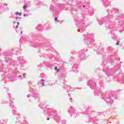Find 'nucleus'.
<instances>
[{
    "label": "nucleus",
    "mask_w": 124,
    "mask_h": 124,
    "mask_svg": "<svg viewBox=\"0 0 124 124\" xmlns=\"http://www.w3.org/2000/svg\"><path fill=\"white\" fill-rule=\"evenodd\" d=\"M124 30H122L120 31V32H122V31H124Z\"/></svg>",
    "instance_id": "obj_49"
},
{
    "label": "nucleus",
    "mask_w": 124,
    "mask_h": 124,
    "mask_svg": "<svg viewBox=\"0 0 124 124\" xmlns=\"http://www.w3.org/2000/svg\"><path fill=\"white\" fill-rule=\"evenodd\" d=\"M47 121H49V120H50V118H48L47 119Z\"/></svg>",
    "instance_id": "obj_52"
},
{
    "label": "nucleus",
    "mask_w": 124,
    "mask_h": 124,
    "mask_svg": "<svg viewBox=\"0 0 124 124\" xmlns=\"http://www.w3.org/2000/svg\"><path fill=\"white\" fill-rule=\"evenodd\" d=\"M119 43H120V41H117V42H116V45H119Z\"/></svg>",
    "instance_id": "obj_39"
},
{
    "label": "nucleus",
    "mask_w": 124,
    "mask_h": 124,
    "mask_svg": "<svg viewBox=\"0 0 124 124\" xmlns=\"http://www.w3.org/2000/svg\"><path fill=\"white\" fill-rule=\"evenodd\" d=\"M64 88L66 89V90H67V91L71 89V87H70V86H67V85H64Z\"/></svg>",
    "instance_id": "obj_30"
},
{
    "label": "nucleus",
    "mask_w": 124,
    "mask_h": 124,
    "mask_svg": "<svg viewBox=\"0 0 124 124\" xmlns=\"http://www.w3.org/2000/svg\"><path fill=\"white\" fill-rule=\"evenodd\" d=\"M37 30H38L40 31H43V27L41 24H39L37 27Z\"/></svg>",
    "instance_id": "obj_19"
},
{
    "label": "nucleus",
    "mask_w": 124,
    "mask_h": 124,
    "mask_svg": "<svg viewBox=\"0 0 124 124\" xmlns=\"http://www.w3.org/2000/svg\"><path fill=\"white\" fill-rule=\"evenodd\" d=\"M103 1L104 6H105V7H107L108 5H110V2L109 1V0H103Z\"/></svg>",
    "instance_id": "obj_14"
},
{
    "label": "nucleus",
    "mask_w": 124,
    "mask_h": 124,
    "mask_svg": "<svg viewBox=\"0 0 124 124\" xmlns=\"http://www.w3.org/2000/svg\"><path fill=\"white\" fill-rule=\"evenodd\" d=\"M3 78H2L1 81H3Z\"/></svg>",
    "instance_id": "obj_56"
},
{
    "label": "nucleus",
    "mask_w": 124,
    "mask_h": 124,
    "mask_svg": "<svg viewBox=\"0 0 124 124\" xmlns=\"http://www.w3.org/2000/svg\"><path fill=\"white\" fill-rule=\"evenodd\" d=\"M44 113V114H48L49 117H51V118H53L55 120V121H56V122H57L58 124H66V120H60V116H59L57 114V111L53 108H46L45 109Z\"/></svg>",
    "instance_id": "obj_1"
},
{
    "label": "nucleus",
    "mask_w": 124,
    "mask_h": 124,
    "mask_svg": "<svg viewBox=\"0 0 124 124\" xmlns=\"http://www.w3.org/2000/svg\"><path fill=\"white\" fill-rule=\"evenodd\" d=\"M105 21V19H101L99 20V25H102L103 22Z\"/></svg>",
    "instance_id": "obj_22"
},
{
    "label": "nucleus",
    "mask_w": 124,
    "mask_h": 124,
    "mask_svg": "<svg viewBox=\"0 0 124 124\" xmlns=\"http://www.w3.org/2000/svg\"><path fill=\"white\" fill-rule=\"evenodd\" d=\"M124 79L120 81V84H124Z\"/></svg>",
    "instance_id": "obj_35"
},
{
    "label": "nucleus",
    "mask_w": 124,
    "mask_h": 124,
    "mask_svg": "<svg viewBox=\"0 0 124 124\" xmlns=\"http://www.w3.org/2000/svg\"><path fill=\"white\" fill-rule=\"evenodd\" d=\"M31 97V94H28L27 96V97Z\"/></svg>",
    "instance_id": "obj_46"
},
{
    "label": "nucleus",
    "mask_w": 124,
    "mask_h": 124,
    "mask_svg": "<svg viewBox=\"0 0 124 124\" xmlns=\"http://www.w3.org/2000/svg\"><path fill=\"white\" fill-rule=\"evenodd\" d=\"M68 95H69V94H68Z\"/></svg>",
    "instance_id": "obj_63"
},
{
    "label": "nucleus",
    "mask_w": 124,
    "mask_h": 124,
    "mask_svg": "<svg viewBox=\"0 0 124 124\" xmlns=\"http://www.w3.org/2000/svg\"><path fill=\"white\" fill-rule=\"evenodd\" d=\"M94 93H97V90H95V91H94Z\"/></svg>",
    "instance_id": "obj_50"
},
{
    "label": "nucleus",
    "mask_w": 124,
    "mask_h": 124,
    "mask_svg": "<svg viewBox=\"0 0 124 124\" xmlns=\"http://www.w3.org/2000/svg\"><path fill=\"white\" fill-rule=\"evenodd\" d=\"M75 20L77 22L76 25L77 27L78 28V31L80 32V31H84L86 30V28H87V26L85 25V23L84 21L81 20L80 19H77L76 17H75Z\"/></svg>",
    "instance_id": "obj_4"
},
{
    "label": "nucleus",
    "mask_w": 124,
    "mask_h": 124,
    "mask_svg": "<svg viewBox=\"0 0 124 124\" xmlns=\"http://www.w3.org/2000/svg\"><path fill=\"white\" fill-rule=\"evenodd\" d=\"M72 54H77V52L74 51V52H72Z\"/></svg>",
    "instance_id": "obj_40"
},
{
    "label": "nucleus",
    "mask_w": 124,
    "mask_h": 124,
    "mask_svg": "<svg viewBox=\"0 0 124 124\" xmlns=\"http://www.w3.org/2000/svg\"><path fill=\"white\" fill-rule=\"evenodd\" d=\"M7 91H8V88L7 89Z\"/></svg>",
    "instance_id": "obj_59"
},
{
    "label": "nucleus",
    "mask_w": 124,
    "mask_h": 124,
    "mask_svg": "<svg viewBox=\"0 0 124 124\" xmlns=\"http://www.w3.org/2000/svg\"><path fill=\"white\" fill-rule=\"evenodd\" d=\"M75 118H76V115H75Z\"/></svg>",
    "instance_id": "obj_60"
},
{
    "label": "nucleus",
    "mask_w": 124,
    "mask_h": 124,
    "mask_svg": "<svg viewBox=\"0 0 124 124\" xmlns=\"http://www.w3.org/2000/svg\"><path fill=\"white\" fill-rule=\"evenodd\" d=\"M5 5L6 6H7V4H5Z\"/></svg>",
    "instance_id": "obj_54"
},
{
    "label": "nucleus",
    "mask_w": 124,
    "mask_h": 124,
    "mask_svg": "<svg viewBox=\"0 0 124 124\" xmlns=\"http://www.w3.org/2000/svg\"><path fill=\"white\" fill-rule=\"evenodd\" d=\"M29 86L30 87V91L31 92L32 96L31 99H37V101H39V94L38 93L34 92V90H33L32 88H31V87H32V84H31V82L29 83Z\"/></svg>",
    "instance_id": "obj_5"
},
{
    "label": "nucleus",
    "mask_w": 124,
    "mask_h": 124,
    "mask_svg": "<svg viewBox=\"0 0 124 124\" xmlns=\"http://www.w3.org/2000/svg\"><path fill=\"white\" fill-rule=\"evenodd\" d=\"M6 62H7V64H8V65H14V62L11 61V59H9V60H7Z\"/></svg>",
    "instance_id": "obj_17"
},
{
    "label": "nucleus",
    "mask_w": 124,
    "mask_h": 124,
    "mask_svg": "<svg viewBox=\"0 0 124 124\" xmlns=\"http://www.w3.org/2000/svg\"><path fill=\"white\" fill-rule=\"evenodd\" d=\"M88 85L89 86L92 90H96V84L94 81H93V80H90L88 81Z\"/></svg>",
    "instance_id": "obj_9"
},
{
    "label": "nucleus",
    "mask_w": 124,
    "mask_h": 124,
    "mask_svg": "<svg viewBox=\"0 0 124 124\" xmlns=\"http://www.w3.org/2000/svg\"><path fill=\"white\" fill-rule=\"evenodd\" d=\"M30 101L31 102V100H30Z\"/></svg>",
    "instance_id": "obj_62"
},
{
    "label": "nucleus",
    "mask_w": 124,
    "mask_h": 124,
    "mask_svg": "<svg viewBox=\"0 0 124 124\" xmlns=\"http://www.w3.org/2000/svg\"><path fill=\"white\" fill-rule=\"evenodd\" d=\"M96 51V52H103L104 51V47L102 46L99 47V49H94Z\"/></svg>",
    "instance_id": "obj_16"
},
{
    "label": "nucleus",
    "mask_w": 124,
    "mask_h": 124,
    "mask_svg": "<svg viewBox=\"0 0 124 124\" xmlns=\"http://www.w3.org/2000/svg\"><path fill=\"white\" fill-rule=\"evenodd\" d=\"M55 14H56V15H59V12H56Z\"/></svg>",
    "instance_id": "obj_42"
},
{
    "label": "nucleus",
    "mask_w": 124,
    "mask_h": 124,
    "mask_svg": "<svg viewBox=\"0 0 124 124\" xmlns=\"http://www.w3.org/2000/svg\"><path fill=\"white\" fill-rule=\"evenodd\" d=\"M86 123H90V121L89 120H86Z\"/></svg>",
    "instance_id": "obj_48"
},
{
    "label": "nucleus",
    "mask_w": 124,
    "mask_h": 124,
    "mask_svg": "<svg viewBox=\"0 0 124 124\" xmlns=\"http://www.w3.org/2000/svg\"><path fill=\"white\" fill-rule=\"evenodd\" d=\"M77 67H78V64H74L73 66V70L74 72H75L76 73H77V72H78V70L75 69V68H76Z\"/></svg>",
    "instance_id": "obj_18"
},
{
    "label": "nucleus",
    "mask_w": 124,
    "mask_h": 124,
    "mask_svg": "<svg viewBox=\"0 0 124 124\" xmlns=\"http://www.w3.org/2000/svg\"><path fill=\"white\" fill-rule=\"evenodd\" d=\"M68 112L71 116H72V114H74V115H75V114H77V115H79V113H77V111H76V110L74 109V108L72 107H70L68 109Z\"/></svg>",
    "instance_id": "obj_11"
},
{
    "label": "nucleus",
    "mask_w": 124,
    "mask_h": 124,
    "mask_svg": "<svg viewBox=\"0 0 124 124\" xmlns=\"http://www.w3.org/2000/svg\"><path fill=\"white\" fill-rule=\"evenodd\" d=\"M59 8H60V9H62V7H61V6H60V7H59Z\"/></svg>",
    "instance_id": "obj_53"
},
{
    "label": "nucleus",
    "mask_w": 124,
    "mask_h": 124,
    "mask_svg": "<svg viewBox=\"0 0 124 124\" xmlns=\"http://www.w3.org/2000/svg\"><path fill=\"white\" fill-rule=\"evenodd\" d=\"M83 7H85V6L83 5Z\"/></svg>",
    "instance_id": "obj_57"
},
{
    "label": "nucleus",
    "mask_w": 124,
    "mask_h": 124,
    "mask_svg": "<svg viewBox=\"0 0 124 124\" xmlns=\"http://www.w3.org/2000/svg\"><path fill=\"white\" fill-rule=\"evenodd\" d=\"M18 61L21 62V63H25L26 61L24 60V58L23 57H20L18 58Z\"/></svg>",
    "instance_id": "obj_20"
},
{
    "label": "nucleus",
    "mask_w": 124,
    "mask_h": 124,
    "mask_svg": "<svg viewBox=\"0 0 124 124\" xmlns=\"http://www.w3.org/2000/svg\"><path fill=\"white\" fill-rule=\"evenodd\" d=\"M84 41L88 45H90L91 42H93L94 41V35L93 34H89L88 33L86 37H85Z\"/></svg>",
    "instance_id": "obj_6"
},
{
    "label": "nucleus",
    "mask_w": 124,
    "mask_h": 124,
    "mask_svg": "<svg viewBox=\"0 0 124 124\" xmlns=\"http://www.w3.org/2000/svg\"><path fill=\"white\" fill-rule=\"evenodd\" d=\"M7 123V120H2L0 121V124H5Z\"/></svg>",
    "instance_id": "obj_25"
},
{
    "label": "nucleus",
    "mask_w": 124,
    "mask_h": 124,
    "mask_svg": "<svg viewBox=\"0 0 124 124\" xmlns=\"http://www.w3.org/2000/svg\"><path fill=\"white\" fill-rule=\"evenodd\" d=\"M18 26H19V22H14L13 24V27L15 29H18Z\"/></svg>",
    "instance_id": "obj_21"
},
{
    "label": "nucleus",
    "mask_w": 124,
    "mask_h": 124,
    "mask_svg": "<svg viewBox=\"0 0 124 124\" xmlns=\"http://www.w3.org/2000/svg\"><path fill=\"white\" fill-rule=\"evenodd\" d=\"M26 74H23V76L22 75H19L18 76V78H20V79H24V78H26Z\"/></svg>",
    "instance_id": "obj_24"
},
{
    "label": "nucleus",
    "mask_w": 124,
    "mask_h": 124,
    "mask_svg": "<svg viewBox=\"0 0 124 124\" xmlns=\"http://www.w3.org/2000/svg\"><path fill=\"white\" fill-rule=\"evenodd\" d=\"M71 100H72V98H70V101H71V102H72V101H71Z\"/></svg>",
    "instance_id": "obj_44"
},
{
    "label": "nucleus",
    "mask_w": 124,
    "mask_h": 124,
    "mask_svg": "<svg viewBox=\"0 0 124 124\" xmlns=\"http://www.w3.org/2000/svg\"><path fill=\"white\" fill-rule=\"evenodd\" d=\"M55 21H56V22H60V21H59V20H58V17H55Z\"/></svg>",
    "instance_id": "obj_33"
},
{
    "label": "nucleus",
    "mask_w": 124,
    "mask_h": 124,
    "mask_svg": "<svg viewBox=\"0 0 124 124\" xmlns=\"http://www.w3.org/2000/svg\"><path fill=\"white\" fill-rule=\"evenodd\" d=\"M28 7V6H27V5H24L23 8V9H26V8H27V7Z\"/></svg>",
    "instance_id": "obj_32"
},
{
    "label": "nucleus",
    "mask_w": 124,
    "mask_h": 124,
    "mask_svg": "<svg viewBox=\"0 0 124 124\" xmlns=\"http://www.w3.org/2000/svg\"><path fill=\"white\" fill-rule=\"evenodd\" d=\"M96 121H98V119H96V118H94V120L93 121V123H95V122H96Z\"/></svg>",
    "instance_id": "obj_34"
},
{
    "label": "nucleus",
    "mask_w": 124,
    "mask_h": 124,
    "mask_svg": "<svg viewBox=\"0 0 124 124\" xmlns=\"http://www.w3.org/2000/svg\"><path fill=\"white\" fill-rule=\"evenodd\" d=\"M21 33H23V31H21Z\"/></svg>",
    "instance_id": "obj_55"
},
{
    "label": "nucleus",
    "mask_w": 124,
    "mask_h": 124,
    "mask_svg": "<svg viewBox=\"0 0 124 124\" xmlns=\"http://www.w3.org/2000/svg\"><path fill=\"white\" fill-rule=\"evenodd\" d=\"M83 52H87V49H84Z\"/></svg>",
    "instance_id": "obj_47"
},
{
    "label": "nucleus",
    "mask_w": 124,
    "mask_h": 124,
    "mask_svg": "<svg viewBox=\"0 0 124 124\" xmlns=\"http://www.w3.org/2000/svg\"><path fill=\"white\" fill-rule=\"evenodd\" d=\"M119 11V10H118V9H115V8H113L112 9H108V18H113V15H112V14H111V12H113V11H115V12H118V11Z\"/></svg>",
    "instance_id": "obj_13"
},
{
    "label": "nucleus",
    "mask_w": 124,
    "mask_h": 124,
    "mask_svg": "<svg viewBox=\"0 0 124 124\" xmlns=\"http://www.w3.org/2000/svg\"><path fill=\"white\" fill-rule=\"evenodd\" d=\"M102 95V99H104L107 103H108L110 105L114 102L113 99H117L116 92L114 91L103 93Z\"/></svg>",
    "instance_id": "obj_2"
},
{
    "label": "nucleus",
    "mask_w": 124,
    "mask_h": 124,
    "mask_svg": "<svg viewBox=\"0 0 124 124\" xmlns=\"http://www.w3.org/2000/svg\"><path fill=\"white\" fill-rule=\"evenodd\" d=\"M100 86H101V83H100Z\"/></svg>",
    "instance_id": "obj_58"
},
{
    "label": "nucleus",
    "mask_w": 124,
    "mask_h": 124,
    "mask_svg": "<svg viewBox=\"0 0 124 124\" xmlns=\"http://www.w3.org/2000/svg\"><path fill=\"white\" fill-rule=\"evenodd\" d=\"M50 11H53V9L52 8V7L50 8Z\"/></svg>",
    "instance_id": "obj_43"
},
{
    "label": "nucleus",
    "mask_w": 124,
    "mask_h": 124,
    "mask_svg": "<svg viewBox=\"0 0 124 124\" xmlns=\"http://www.w3.org/2000/svg\"><path fill=\"white\" fill-rule=\"evenodd\" d=\"M40 46H41V45H40Z\"/></svg>",
    "instance_id": "obj_61"
},
{
    "label": "nucleus",
    "mask_w": 124,
    "mask_h": 124,
    "mask_svg": "<svg viewBox=\"0 0 124 124\" xmlns=\"http://www.w3.org/2000/svg\"><path fill=\"white\" fill-rule=\"evenodd\" d=\"M2 65H3V64L1 63V62H0V72H4V74L2 75V77L3 78L4 77L5 79L7 78L8 77V76H7V73H6V71H5V68H2Z\"/></svg>",
    "instance_id": "obj_8"
},
{
    "label": "nucleus",
    "mask_w": 124,
    "mask_h": 124,
    "mask_svg": "<svg viewBox=\"0 0 124 124\" xmlns=\"http://www.w3.org/2000/svg\"><path fill=\"white\" fill-rule=\"evenodd\" d=\"M45 65L46 66H47V67H51V63H50V62H45Z\"/></svg>",
    "instance_id": "obj_28"
},
{
    "label": "nucleus",
    "mask_w": 124,
    "mask_h": 124,
    "mask_svg": "<svg viewBox=\"0 0 124 124\" xmlns=\"http://www.w3.org/2000/svg\"><path fill=\"white\" fill-rule=\"evenodd\" d=\"M114 61H115V56H110L109 57V58H108L106 62L104 61L103 62V64H105L106 63H107V62H111V64H112V62Z\"/></svg>",
    "instance_id": "obj_10"
},
{
    "label": "nucleus",
    "mask_w": 124,
    "mask_h": 124,
    "mask_svg": "<svg viewBox=\"0 0 124 124\" xmlns=\"http://www.w3.org/2000/svg\"><path fill=\"white\" fill-rule=\"evenodd\" d=\"M57 71L58 72L60 71V69H57Z\"/></svg>",
    "instance_id": "obj_51"
},
{
    "label": "nucleus",
    "mask_w": 124,
    "mask_h": 124,
    "mask_svg": "<svg viewBox=\"0 0 124 124\" xmlns=\"http://www.w3.org/2000/svg\"><path fill=\"white\" fill-rule=\"evenodd\" d=\"M55 70L58 69V67H57V66H55Z\"/></svg>",
    "instance_id": "obj_45"
},
{
    "label": "nucleus",
    "mask_w": 124,
    "mask_h": 124,
    "mask_svg": "<svg viewBox=\"0 0 124 124\" xmlns=\"http://www.w3.org/2000/svg\"><path fill=\"white\" fill-rule=\"evenodd\" d=\"M8 95H9V100L11 101V103L10 105V107H11V108H12V112H13V114L14 115H15V118H16V120H18V119H20V114L17 113L16 114V108L15 107H14V105H13V100H10V93H8Z\"/></svg>",
    "instance_id": "obj_7"
},
{
    "label": "nucleus",
    "mask_w": 124,
    "mask_h": 124,
    "mask_svg": "<svg viewBox=\"0 0 124 124\" xmlns=\"http://www.w3.org/2000/svg\"><path fill=\"white\" fill-rule=\"evenodd\" d=\"M108 49V51L111 52L113 51V47H112L111 46H108L107 47Z\"/></svg>",
    "instance_id": "obj_23"
},
{
    "label": "nucleus",
    "mask_w": 124,
    "mask_h": 124,
    "mask_svg": "<svg viewBox=\"0 0 124 124\" xmlns=\"http://www.w3.org/2000/svg\"><path fill=\"white\" fill-rule=\"evenodd\" d=\"M104 72L107 73H111V75L114 74V70L112 69H109L108 67L104 66L103 67Z\"/></svg>",
    "instance_id": "obj_12"
},
{
    "label": "nucleus",
    "mask_w": 124,
    "mask_h": 124,
    "mask_svg": "<svg viewBox=\"0 0 124 124\" xmlns=\"http://www.w3.org/2000/svg\"><path fill=\"white\" fill-rule=\"evenodd\" d=\"M14 19H16V21H19L21 20V19H22V18L21 17L16 16V17H14Z\"/></svg>",
    "instance_id": "obj_27"
},
{
    "label": "nucleus",
    "mask_w": 124,
    "mask_h": 124,
    "mask_svg": "<svg viewBox=\"0 0 124 124\" xmlns=\"http://www.w3.org/2000/svg\"><path fill=\"white\" fill-rule=\"evenodd\" d=\"M8 56H10V53H6L5 55V59H6V57Z\"/></svg>",
    "instance_id": "obj_31"
},
{
    "label": "nucleus",
    "mask_w": 124,
    "mask_h": 124,
    "mask_svg": "<svg viewBox=\"0 0 124 124\" xmlns=\"http://www.w3.org/2000/svg\"><path fill=\"white\" fill-rule=\"evenodd\" d=\"M23 16H24V17H26V16H29V15L24 14V15H23Z\"/></svg>",
    "instance_id": "obj_38"
},
{
    "label": "nucleus",
    "mask_w": 124,
    "mask_h": 124,
    "mask_svg": "<svg viewBox=\"0 0 124 124\" xmlns=\"http://www.w3.org/2000/svg\"><path fill=\"white\" fill-rule=\"evenodd\" d=\"M106 28L108 29V30H110L111 34H112V35H113L111 37L113 39H115V37H116V36L115 35V33L113 31L116 30V23L110 22L109 21H108L106 23Z\"/></svg>",
    "instance_id": "obj_3"
},
{
    "label": "nucleus",
    "mask_w": 124,
    "mask_h": 124,
    "mask_svg": "<svg viewBox=\"0 0 124 124\" xmlns=\"http://www.w3.org/2000/svg\"><path fill=\"white\" fill-rule=\"evenodd\" d=\"M39 106H40V108H41L42 109L43 108H42V106H43V104H42L41 105L40 104Z\"/></svg>",
    "instance_id": "obj_36"
},
{
    "label": "nucleus",
    "mask_w": 124,
    "mask_h": 124,
    "mask_svg": "<svg viewBox=\"0 0 124 124\" xmlns=\"http://www.w3.org/2000/svg\"><path fill=\"white\" fill-rule=\"evenodd\" d=\"M39 84H41L42 86H45L44 85V79H41V81L38 82V85H39Z\"/></svg>",
    "instance_id": "obj_26"
},
{
    "label": "nucleus",
    "mask_w": 124,
    "mask_h": 124,
    "mask_svg": "<svg viewBox=\"0 0 124 124\" xmlns=\"http://www.w3.org/2000/svg\"><path fill=\"white\" fill-rule=\"evenodd\" d=\"M15 15H19V12H17L15 13Z\"/></svg>",
    "instance_id": "obj_37"
},
{
    "label": "nucleus",
    "mask_w": 124,
    "mask_h": 124,
    "mask_svg": "<svg viewBox=\"0 0 124 124\" xmlns=\"http://www.w3.org/2000/svg\"><path fill=\"white\" fill-rule=\"evenodd\" d=\"M90 11H89V14H93L94 13V11H93V8H89Z\"/></svg>",
    "instance_id": "obj_29"
},
{
    "label": "nucleus",
    "mask_w": 124,
    "mask_h": 124,
    "mask_svg": "<svg viewBox=\"0 0 124 124\" xmlns=\"http://www.w3.org/2000/svg\"><path fill=\"white\" fill-rule=\"evenodd\" d=\"M79 58L80 60H86V56H85V54L82 52H79Z\"/></svg>",
    "instance_id": "obj_15"
},
{
    "label": "nucleus",
    "mask_w": 124,
    "mask_h": 124,
    "mask_svg": "<svg viewBox=\"0 0 124 124\" xmlns=\"http://www.w3.org/2000/svg\"><path fill=\"white\" fill-rule=\"evenodd\" d=\"M19 16H21L22 15V13H18Z\"/></svg>",
    "instance_id": "obj_41"
}]
</instances>
